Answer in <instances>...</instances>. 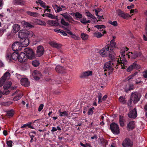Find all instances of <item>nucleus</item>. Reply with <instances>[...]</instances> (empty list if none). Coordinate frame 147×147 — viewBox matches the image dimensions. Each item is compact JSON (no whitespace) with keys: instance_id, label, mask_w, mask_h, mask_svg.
I'll use <instances>...</instances> for the list:
<instances>
[{"instance_id":"bf43d9fd","label":"nucleus","mask_w":147,"mask_h":147,"mask_svg":"<svg viewBox=\"0 0 147 147\" xmlns=\"http://www.w3.org/2000/svg\"><path fill=\"white\" fill-rule=\"evenodd\" d=\"M16 76L18 79H21V80L22 79L24 78L23 76H22L21 75L18 74H16Z\"/></svg>"},{"instance_id":"6ab92c4d","label":"nucleus","mask_w":147,"mask_h":147,"mask_svg":"<svg viewBox=\"0 0 147 147\" xmlns=\"http://www.w3.org/2000/svg\"><path fill=\"white\" fill-rule=\"evenodd\" d=\"M32 75L34 78L36 80H38L41 78L42 75L37 70H35L33 72Z\"/></svg>"},{"instance_id":"c03bdc74","label":"nucleus","mask_w":147,"mask_h":147,"mask_svg":"<svg viewBox=\"0 0 147 147\" xmlns=\"http://www.w3.org/2000/svg\"><path fill=\"white\" fill-rule=\"evenodd\" d=\"M61 23L62 24L65 26H68L69 25V24L66 22L64 18L61 19Z\"/></svg>"},{"instance_id":"4c0bfd02","label":"nucleus","mask_w":147,"mask_h":147,"mask_svg":"<svg viewBox=\"0 0 147 147\" xmlns=\"http://www.w3.org/2000/svg\"><path fill=\"white\" fill-rule=\"evenodd\" d=\"M119 123L120 125L121 126H123L124 125V117L123 116H119Z\"/></svg>"},{"instance_id":"dca6fc26","label":"nucleus","mask_w":147,"mask_h":147,"mask_svg":"<svg viewBox=\"0 0 147 147\" xmlns=\"http://www.w3.org/2000/svg\"><path fill=\"white\" fill-rule=\"evenodd\" d=\"M44 50L42 46H39L38 47L36 51V55L38 57L41 56L43 54Z\"/></svg>"},{"instance_id":"e2e57ef3","label":"nucleus","mask_w":147,"mask_h":147,"mask_svg":"<svg viewBox=\"0 0 147 147\" xmlns=\"http://www.w3.org/2000/svg\"><path fill=\"white\" fill-rule=\"evenodd\" d=\"M80 145L83 147H87V146H90V145H89L88 144H84L82 143L81 142L80 143Z\"/></svg>"},{"instance_id":"ea45409f","label":"nucleus","mask_w":147,"mask_h":147,"mask_svg":"<svg viewBox=\"0 0 147 147\" xmlns=\"http://www.w3.org/2000/svg\"><path fill=\"white\" fill-rule=\"evenodd\" d=\"M26 13L28 15L30 16H33L34 17H36L37 15V13L35 12H32L30 11H27Z\"/></svg>"},{"instance_id":"8fccbe9b","label":"nucleus","mask_w":147,"mask_h":147,"mask_svg":"<svg viewBox=\"0 0 147 147\" xmlns=\"http://www.w3.org/2000/svg\"><path fill=\"white\" fill-rule=\"evenodd\" d=\"M75 16L76 18V19H80L82 17V14L78 12L75 13Z\"/></svg>"},{"instance_id":"f3484780","label":"nucleus","mask_w":147,"mask_h":147,"mask_svg":"<svg viewBox=\"0 0 147 147\" xmlns=\"http://www.w3.org/2000/svg\"><path fill=\"white\" fill-rule=\"evenodd\" d=\"M137 111L136 109L135 108L130 111L128 113V116L130 118H135L137 117Z\"/></svg>"},{"instance_id":"0e129e2a","label":"nucleus","mask_w":147,"mask_h":147,"mask_svg":"<svg viewBox=\"0 0 147 147\" xmlns=\"http://www.w3.org/2000/svg\"><path fill=\"white\" fill-rule=\"evenodd\" d=\"M143 76L145 78H147V70L144 71L143 73Z\"/></svg>"},{"instance_id":"0eeeda50","label":"nucleus","mask_w":147,"mask_h":147,"mask_svg":"<svg viewBox=\"0 0 147 147\" xmlns=\"http://www.w3.org/2000/svg\"><path fill=\"white\" fill-rule=\"evenodd\" d=\"M61 15L66 20L69 22L73 23V22L75 21L72 18L70 15V13H69L65 12L61 13Z\"/></svg>"},{"instance_id":"e433bc0d","label":"nucleus","mask_w":147,"mask_h":147,"mask_svg":"<svg viewBox=\"0 0 147 147\" xmlns=\"http://www.w3.org/2000/svg\"><path fill=\"white\" fill-rule=\"evenodd\" d=\"M57 130L60 131L61 130V129L60 127L59 126H57V127H52V129L51 130L52 132L53 133L55 131H57Z\"/></svg>"},{"instance_id":"4be33fe9","label":"nucleus","mask_w":147,"mask_h":147,"mask_svg":"<svg viewBox=\"0 0 147 147\" xmlns=\"http://www.w3.org/2000/svg\"><path fill=\"white\" fill-rule=\"evenodd\" d=\"M21 23L23 26L26 28H30L34 27V26L32 24L28 22L25 21H22Z\"/></svg>"},{"instance_id":"72a5a7b5","label":"nucleus","mask_w":147,"mask_h":147,"mask_svg":"<svg viewBox=\"0 0 147 147\" xmlns=\"http://www.w3.org/2000/svg\"><path fill=\"white\" fill-rule=\"evenodd\" d=\"M59 115L61 117H67L68 115V112L66 111H64L63 112L60 111V110L59 111Z\"/></svg>"},{"instance_id":"39448f33","label":"nucleus","mask_w":147,"mask_h":147,"mask_svg":"<svg viewBox=\"0 0 147 147\" xmlns=\"http://www.w3.org/2000/svg\"><path fill=\"white\" fill-rule=\"evenodd\" d=\"M24 51L29 59H32L35 58L34 54L32 49L27 48L24 49Z\"/></svg>"},{"instance_id":"5701e85b","label":"nucleus","mask_w":147,"mask_h":147,"mask_svg":"<svg viewBox=\"0 0 147 147\" xmlns=\"http://www.w3.org/2000/svg\"><path fill=\"white\" fill-rule=\"evenodd\" d=\"M20 29V26L18 24H15L12 26V31L14 33L17 32Z\"/></svg>"},{"instance_id":"13d9d810","label":"nucleus","mask_w":147,"mask_h":147,"mask_svg":"<svg viewBox=\"0 0 147 147\" xmlns=\"http://www.w3.org/2000/svg\"><path fill=\"white\" fill-rule=\"evenodd\" d=\"M47 17L51 18V19H54L55 18V16L51 14L47 13Z\"/></svg>"},{"instance_id":"6e6552de","label":"nucleus","mask_w":147,"mask_h":147,"mask_svg":"<svg viewBox=\"0 0 147 147\" xmlns=\"http://www.w3.org/2000/svg\"><path fill=\"white\" fill-rule=\"evenodd\" d=\"M116 13L117 16L125 19H127L129 17H131V16L128 13L124 12L123 11L120 9L117 10Z\"/></svg>"},{"instance_id":"423d86ee","label":"nucleus","mask_w":147,"mask_h":147,"mask_svg":"<svg viewBox=\"0 0 147 147\" xmlns=\"http://www.w3.org/2000/svg\"><path fill=\"white\" fill-rule=\"evenodd\" d=\"M111 131L115 134H118L119 133V129L117 125L115 123H112L110 125Z\"/></svg>"},{"instance_id":"052dcab7","label":"nucleus","mask_w":147,"mask_h":147,"mask_svg":"<svg viewBox=\"0 0 147 147\" xmlns=\"http://www.w3.org/2000/svg\"><path fill=\"white\" fill-rule=\"evenodd\" d=\"M141 82H142L140 80V78L136 79L135 80V83L136 84L140 83Z\"/></svg>"},{"instance_id":"58836bf2","label":"nucleus","mask_w":147,"mask_h":147,"mask_svg":"<svg viewBox=\"0 0 147 147\" xmlns=\"http://www.w3.org/2000/svg\"><path fill=\"white\" fill-rule=\"evenodd\" d=\"M81 37L82 40H85L88 38L89 36L86 33H82L81 34Z\"/></svg>"},{"instance_id":"6e6d98bb","label":"nucleus","mask_w":147,"mask_h":147,"mask_svg":"<svg viewBox=\"0 0 147 147\" xmlns=\"http://www.w3.org/2000/svg\"><path fill=\"white\" fill-rule=\"evenodd\" d=\"M94 109V107H92L91 108H90L88 111V115H91L93 114V110Z\"/></svg>"},{"instance_id":"20e7f679","label":"nucleus","mask_w":147,"mask_h":147,"mask_svg":"<svg viewBox=\"0 0 147 147\" xmlns=\"http://www.w3.org/2000/svg\"><path fill=\"white\" fill-rule=\"evenodd\" d=\"M115 63L113 61H110L106 63L104 66L105 71H107L108 73L110 74L113 71V67Z\"/></svg>"},{"instance_id":"aec40b11","label":"nucleus","mask_w":147,"mask_h":147,"mask_svg":"<svg viewBox=\"0 0 147 147\" xmlns=\"http://www.w3.org/2000/svg\"><path fill=\"white\" fill-rule=\"evenodd\" d=\"M25 56L26 55L23 52L20 53L18 56V59L19 61L20 62H24L26 59Z\"/></svg>"},{"instance_id":"a19ab883","label":"nucleus","mask_w":147,"mask_h":147,"mask_svg":"<svg viewBox=\"0 0 147 147\" xmlns=\"http://www.w3.org/2000/svg\"><path fill=\"white\" fill-rule=\"evenodd\" d=\"M86 15L87 16L89 17L92 18L95 22L96 20V18L95 17L89 12H86Z\"/></svg>"},{"instance_id":"bb28decb","label":"nucleus","mask_w":147,"mask_h":147,"mask_svg":"<svg viewBox=\"0 0 147 147\" xmlns=\"http://www.w3.org/2000/svg\"><path fill=\"white\" fill-rule=\"evenodd\" d=\"M47 23L48 24L53 26H57L59 24L57 21L49 20L48 21Z\"/></svg>"},{"instance_id":"3c124183","label":"nucleus","mask_w":147,"mask_h":147,"mask_svg":"<svg viewBox=\"0 0 147 147\" xmlns=\"http://www.w3.org/2000/svg\"><path fill=\"white\" fill-rule=\"evenodd\" d=\"M32 64L34 66L37 67L39 65V63L38 61L35 60L32 61Z\"/></svg>"},{"instance_id":"49530a36","label":"nucleus","mask_w":147,"mask_h":147,"mask_svg":"<svg viewBox=\"0 0 147 147\" xmlns=\"http://www.w3.org/2000/svg\"><path fill=\"white\" fill-rule=\"evenodd\" d=\"M22 95L21 93H20L18 96H15L13 99L14 101H17L19 100L22 96Z\"/></svg>"},{"instance_id":"338daca9","label":"nucleus","mask_w":147,"mask_h":147,"mask_svg":"<svg viewBox=\"0 0 147 147\" xmlns=\"http://www.w3.org/2000/svg\"><path fill=\"white\" fill-rule=\"evenodd\" d=\"M107 95H105V96H103V97H102V98L101 99V100L102 101V102L103 101H105L107 99Z\"/></svg>"},{"instance_id":"864d4df0","label":"nucleus","mask_w":147,"mask_h":147,"mask_svg":"<svg viewBox=\"0 0 147 147\" xmlns=\"http://www.w3.org/2000/svg\"><path fill=\"white\" fill-rule=\"evenodd\" d=\"M138 72H136L134 74H133L132 75L129 76L127 78V80L128 81H129L130 79H132V78H133L136 75L138 74Z\"/></svg>"},{"instance_id":"7c9ffc66","label":"nucleus","mask_w":147,"mask_h":147,"mask_svg":"<svg viewBox=\"0 0 147 147\" xmlns=\"http://www.w3.org/2000/svg\"><path fill=\"white\" fill-rule=\"evenodd\" d=\"M52 7L55 11H56V12H59L63 11L62 8L59 6H58L57 5H52Z\"/></svg>"},{"instance_id":"cd10ccee","label":"nucleus","mask_w":147,"mask_h":147,"mask_svg":"<svg viewBox=\"0 0 147 147\" xmlns=\"http://www.w3.org/2000/svg\"><path fill=\"white\" fill-rule=\"evenodd\" d=\"M50 44L51 46L57 49H59L61 47V44H58L57 43L53 42H51L50 43Z\"/></svg>"},{"instance_id":"37998d69","label":"nucleus","mask_w":147,"mask_h":147,"mask_svg":"<svg viewBox=\"0 0 147 147\" xmlns=\"http://www.w3.org/2000/svg\"><path fill=\"white\" fill-rule=\"evenodd\" d=\"M6 59L9 62L12 61L11 55V53H8L6 55Z\"/></svg>"},{"instance_id":"f8f14e48","label":"nucleus","mask_w":147,"mask_h":147,"mask_svg":"<svg viewBox=\"0 0 147 147\" xmlns=\"http://www.w3.org/2000/svg\"><path fill=\"white\" fill-rule=\"evenodd\" d=\"M141 68V67L140 65L135 62L127 68V72H130L133 69H140Z\"/></svg>"},{"instance_id":"2f4dec72","label":"nucleus","mask_w":147,"mask_h":147,"mask_svg":"<svg viewBox=\"0 0 147 147\" xmlns=\"http://www.w3.org/2000/svg\"><path fill=\"white\" fill-rule=\"evenodd\" d=\"M67 33L70 35L71 37L72 38L75 40H78L80 39V38L78 36L73 34L71 31L69 30H68L67 32Z\"/></svg>"},{"instance_id":"4d7b16f0","label":"nucleus","mask_w":147,"mask_h":147,"mask_svg":"<svg viewBox=\"0 0 147 147\" xmlns=\"http://www.w3.org/2000/svg\"><path fill=\"white\" fill-rule=\"evenodd\" d=\"M12 142L11 140H9L7 142V144L8 147H12Z\"/></svg>"},{"instance_id":"4468645a","label":"nucleus","mask_w":147,"mask_h":147,"mask_svg":"<svg viewBox=\"0 0 147 147\" xmlns=\"http://www.w3.org/2000/svg\"><path fill=\"white\" fill-rule=\"evenodd\" d=\"M133 145V142L128 138L125 139L123 142L122 145L124 147H132Z\"/></svg>"},{"instance_id":"f704fd0d","label":"nucleus","mask_w":147,"mask_h":147,"mask_svg":"<svg viewBox=\"0 0 147 147\" xmlns=\"http://www.w3.org/2000/svg\"><path fill=\"white\" fill-rule=\"evenodd\" d=\"M11 55L12 59L14 60H16L18 58V54L17 52H13Z\"/></svg>"},{"instance_id":"2eb2a0df","label":"nucleus","mask_w":147,"mask_h":147,"mask_svg":"<svg viewBox=\"0 0 147 147\" xmlns=\"http://www.w3.org/2000/svg\"><path fill=\"white\" fill-rule=\"evenodd\" d=\"M92 72L91 71H87L81 73L80 76V77L81 78H85L92 76Z\"/></svg>"},{"instance_id":"79ce46f5","label":"nucleus","mask_w":147,"mask_h":147,"mask_svg":"<svg viewBox=\"0 0 147 147\" xmlns=\"http://www.w3.org/2000/svg\"><path fill=\"white\" fill-rule=\"evenodd\" d=\"M119 100L120 102L124 104H125L126 103V100H125V98L123 96H121L119 97Z\"/></svg>"},{"instance_id":"c85d7f7f","label":"nucleus","mask_w":147,"mask_h":147,"mask_svg":"<svg viewBox=\"0 0 147 147\" xmlns=\"http://www.w3.org/2000/svg\"><path fill=\"white\" fill-rule=\"evenodd\" d=\"M64 69V68L63 67L60 65L57 66L55 68L56 71L58 73H63Z\"/></svg>"},{"instance_id":"5fc2aeb1","label":"nucleus","mask_w":147,"mask_h":147,"mask_svg":"<svg viewBox=\"0 0 147 147\" xmlns=\"http://www.w3.org/2000/svg\"><path fill=\"white\" fill-rule=\"evenodd\" d=\"M108 23L115 26H117V23L116 21L112 22L111 21H109L108 22Z\"/></svg>"},{"instance_id":"393cba45","label":"nucleus","mask_w":147,"mask_h":147,"mask_svg":"<svg viewBox=\"0 0 147 147\" xmlns=\"http://www.w3.org/2000/svg\"><path fill=\"white\" fill-rule=\"evenodd\" d=\"M13 3L15 5H24L25 3V1L23 0H13Z\"/></svg>"},{"instance_id":"774afa93","label":"nucleus","mask_w":147,"mask_h":147,"mask_svg":"<svg viewBox=\"0 0 147 147\" xmlns=\"http://www.w3.org/2000/svg\"><path fill=\"white\" fill-rule=\"evenodd\" d=\"M145 111L146 112V115L147 117V105H146L144 107Z\"/></svg>"},{"instance_id":"7ed1b4c3","label":"nucleus","mask_w":147,"mask_h":147,"mask_svg":"<svg viewBox=\"0 0 147 147\" xmlns=\"http://www.w3.org/2000/svg\"><path fill=\"white\" fill-rule=\"evenodd\" d=\"M99 53L102 57H109L111 59L115 57V53L113 49L108 45L105 46L99 51Z\"/></svg>"},{"instance_id":"ddd939ff","label":"nucleus","mask_w":147,"mask_h":147,"mask_svg":"<svg viewBox=\"0 0 147 147\" xmlns=\"http://www.w3.org/2000/svg\"><path fill=\"white\" fill-rule=\"evenodd\" d=\"M12 83L11 82L9 81L6 82L3 86L4 91L3 93L5 94H8L9 90L8 89L11 87Z\"/></svg>"},{"instance_id":"de8ad7c7","label":"nucleus","mask_w":147,"mask_h":147,"mask_svg":"<svg viewBox=\"0 0 147 147\" xmlns=\"http://www.w3.org/2000/svg\"><path fill=\"white\" fill-rule=\"evenodd\" d=\"M13 115L14 112L13 110L8 111L7 112V115L9 117L12 116Z\"/></svg>"},{"instance_id":"9b49d317","label":"nucleus","mask_w":147,"mask_h":147,"mask_svg":"<svg viewBox=\"0 0 147 147\" xmlns=\"http://www.w3.org/2000/svg\"><path fill=\"white\" fill-rule=\"evenodd\" d=\"M22 46L20 42H15L13 43L12 48L14 51H19L22 49Z\"/></svg>"},{"instance_id":"69168bd1","label":"nucleus","mask_w":147,"mask_h":147,"mask_svg":"<svg viewBox=\"0 0 147 147\" xmlns=\"http://www.w3.org/2000/svg\"><path fill=\"white\" fill-rule=\"evenodd\" d=\"M3 0H0V9L2 8L3 5Z\"/></svg>"},{"instance_id":"680f3d73","label":"nucleus","mask_w":147,"mask_h":147,"mask_svg":"<svg viewBox=\"0 0 147 147\" xmlns=\"http://www.w3.org/2000/svg\"><path fill=\"white\" fill-rule=\"evenodd\" d=\"M44 107V105L43 104H41L38 108V111L39 112L41 110L43 109Z\"/></svg>"},{"instance_id":"473e14b6","label":"nucleus","mask_w":147,"mask_h":147,"mask_svg":"<svg viewBox=\"0 0 147 147\" xmlns=\"http://www.w3.org/2000/svg\"><path fill=\"white\" fill-rule=\"evenodd\" d=\"M135 123L134 121H131L127 124V127L129 129H133L135 127Z\"/></svg>"},{"instance_id":"f03ea898","label":"nucleus","mask_w":147,"mask_h":147,"mask_svg":"<svg viewBox=\"0 0 147 147\" xmlns=\"http://www.w3.org/2000/svg\"><path fill=\"white\" fill-rule=\"evenodd\" d=\"M28 35L30 37L35 38L36 41L37 42L35 44L41 41L42 40V38L38 35L32 31L20 30L18 34V36L21 40L26 38Z\"/></svg>"},{"instance_id":"b1692460","label":"nucleus","mask_w":147,"mask_h":147,"mask_svg":"<svg viewBox=\"0 0 147 147\" xmlns=\"http://www.w3.org/2000/svg\"><path fill=\"white\" fill-rule=\"evenodd\" d=\"M133 86L129 84H125L124 87V89L126 92H127L129 90L133 89Z\"/></svg>"},{"instance_id":"c756f323","label":"nucleus","mask_w":147,"mask_h":147,"mask_svg":"<svg viewBox=\"0 0 147 147\" xmlns=\"http://www.w3.org/2000/svg\"><path fill=\"white\" fill-rule=\"evenodd\" d=\"M35 22L37 24L42 25L45 26L46 25V23L40 20L36 19L35 20Z\"/></svg>"},{"instance_id":"f257e3e1","label":"nucleus","mask_w":147,"mask_h":147,"mask_svg":"<svg viewBox=\"0 0 147 147\" xmlns=\"http://www.w3.org/2000/svg\"><path fill=\"white\" fill-rule=\"evenodd\" d=\"M128 49L126 47H125L121 50L120 51L121 55H120L119 59L118 58L117 60V63H116V66L115 67L118 68L120 65L122 69H124L127 66V61L125 59V54L127 55L129 58L131 57L133 59H134L137 57H140L142 55L140 53L135 52L133 53L132 52H129L127 54L126 52L127 51Z\"/></svg>"},{"instance_id":"9d476101","label":"nucleus","mask_w":147,"mask_h":147,"mask_svg":"<svg viewBox=\"0 0 147 147\" xmlns=\"http://www.w3.org/2000/svg\"><path fill=\"white\" fill-rule=\"evenodd\" d=\"M140 96L137 92L133 93L131 94V100L134 103H137L140 100Z\"/></svg>"},{"instance_id":"1a4fd4ad","label":"nucleus","mask_w":147,"mask_h":147,"mask_svg":"<svg viewBox=\"0 0 147 147\" xmlns=\"http://www.w3.org/2000/svg\"><path fill=\"white\" fill-rule=\"evenodd\" d=\"M10 74L8 72L5 73L0 79V87L2 86L6 80L9 78Z\"/></svg>"},{"instance_id":"a211bd4d","label":"nucleus","mask_w":147,"mask_h":147,"mask_svg":"<svg viewBox=\"0 0 147 147\" xmlns=\"http://www.w3.org/2000/svg\"><path fill=\"white\" fill-rule=\"evenodd\" d=\"M20 43L22 47L27 46L29 44L28 39L26 37L21 39Z\"/></svg>"},{"instance_id":"09e8293b","label":"nucleus","mask_w":147,"mask_h":147,"mask_svg":"<svg viewBox=\"0 0 147 147\" xmlns=\"http://www.w3.org/2000/svg\"><path fill=\"white\" fill-rule=\"evenodd\" d=\"M110 45L113 48H115L116 47V44L114 39H113L111 41Z\"/></svg>"},{"instance_id":"a18cd8bd","label":"nucleus","mask_w":147,"mask_h":147,"mask_svg":"<svg viewBox=\"0 0 147 147\" xmlns=\"http://www.w3.org/2000/svg\"><path fill=\"white\" fill-rule=\"evenodd\" d=\"M94 27L97 28L98 29H100V31L102 30L101 29L105 28V26L102 25H95L94 26Z\"/></svg>"},{"instance_id":"603ef678","label":"nucleus","mask_w":147,"mask_h":147,"mask_svg":"<svg viewBox=\"0 0 147 147\" xmlns=\"http://www.w3.org/2000/svg\"><path fill=\"white\" fill-rule=\"evenodd\" d=\"M102 96V95L100 93H98L97 97L98 99V103H100V102H102V101L101 100Z\"/></svg>"},{"instance_id":"412c9836","label":"nucleus","mask_w":147,"mask_h":147,"mask_svg":"<svg viewBox=\"0 0 147 147\" xmlns=\"http://www.w3.org/2000/svg\"><path fill=\"white\" fill-rule=\"evenodd\" d=\"M20 82L21 84L27 87L29 85L30 83L27 78H22Z\"/></svg>"},{"instance_id":"a878e982","label":"nucleus","mask_w":147,"mask_h":147,"mask_svg":"<svg viewBox=\"0 0 147 147\" xmlns=\"http://www.w3.org/2000/svg\"><path fill=\"white\" fill-rule=\"evenodd\" d=\"M102 33V34L99 32H95L93 33L94 36L98 38H100L103 36L104 34L106 33V32L105 31H104Z\"/></svg>"},{"instance_id":"c9c22d12","label":"nucleus","mask_w":147,"mask_h":147,"mask_svg":"<svg viewBox=\"0 0 147 147\" xmlns=\"http://www.w3.org/2000/svg\"><path fill=\"white\" fill-rule=\"evenodd\" d=\"M80 22L84 24H86L90 23V22L89 20H86L85 18H83L80 20Z\"/></svg>"}]
</instances>
